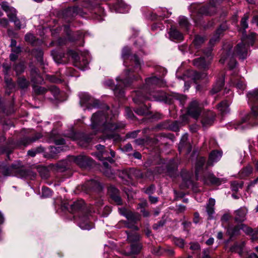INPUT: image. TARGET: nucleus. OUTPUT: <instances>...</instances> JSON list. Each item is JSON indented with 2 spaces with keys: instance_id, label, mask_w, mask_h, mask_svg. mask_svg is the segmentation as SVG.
Masks as SVG:
<instances>
[{
  "instance_id": "f257e3e1",
  "label": "nucleus",
  "mask_w": 258,
  "mask_h": 258,
  "mask_svg": "<svg viewBox=\"0 0 258 258\" xmlns=\"http://www.w3.org/2000/svg\"><path fill=\"white\" fill-rule=\"evenodd\" d=\"M256 38V34L255 33H251L247 38V40L242 39L241 42L238 43L236 46L233 54L231 53L232 46L230 44L224 45L219 61L221 63H224L226 60L230 59V62H229L228 65L230 69H233L236 64L235 60L233 58V54L238 56L240 58L242 59L246 58L247 54V46L249 45H253Z\"/></svg>"
},
{
  "instance_id": "f03ea898",
  "label": "nucleus",
  "mask_w": 258,
  "mask_h": 258,
  "mask_svg": "<svg viewBox=\"0 0 258 258\" xmlns=\"http://www.w3.org/2000/svg\"><path fill=\"white\" fill-rule=\"evenodd\" d=\"M110 112L111 111L107 107V114ZM91 121L92 128L95 131L101 129V132L107 138H113L114 132L124 127L122 124H117L114 123L112 117H110L108 114L100 111L92 115Z\"/></svg>"
},
{
  "instance_id": "7ed1b4c3",
  "label": "nucleus",
  "mask_w": 258,
  "mask_h": 258,
  "mask_svg": "<svg viewBox=\"0 0 258 258\" xmlns=\"http://www.w3.org/2000/svg\"><path fill=\"white\" fill-rule=\"evenodd\" d=\"M165 85V82L161 79L156 77L147 78L143 88L136 93L137 96L134 98V101L136 103H139L146 99H159L157 97L152 94V90L154 89L155 86L163 87Z\"/></svg>"
},
{
  "instance_id": "20e7f679",
  "label": "nucleus",
  "mask_w": 258,
  "mask_h": 258,
  "mask_svg": "<svg viewBox=\"0 0 258 258\" xmlns=\"http://www.w3.org/2000/svg\"><path fill=\"white\" fill-rule=\"evenodd\" d=\"M127 77L125 79H121L120 77L117 78L116 80L118 81V84L114 88H113V82L112 80H109L105 82L107 86L111 87L113 90L114 94L116 97H122L124 96V91L122 88H119L121 85H123L125 87L130 86L131 82L130 80L132 79L131 76L129 74L127 75Z\"/></svg>"
},
{
  "instance_id": "39448f33",
  "label": "nucleus",
  "mask_w": 258,
  "mask_h": 258,
  "mask_svg": "<svg viewBox=\"0 0 258 258\" xmlns=\"http://www.w3.org/2000/svg\"><path fill=\"white\" fill-rule=\"evenodd\" d=\"M70 56L74 61V65L78 68L83 70L87 68L89 61L87 56L79 55L74 51L69 52Z\"/></svg>"
},
{
  "instance_id": "423d86ee",
  "label": "nucleus",
  "mask_w": 258,
  "mask_h": 258,
  "mask_svg": "<svg viewBox=\"0 0 258 258\" xmlns=\"http://www.w3.org/2000/svg\"><path fill=\"white\" fill-rule=\"evenodd\" d=\"M118 210L120 214L125 216L127 220L131 223V224H126L127 227L132 228L134 224L140 219V216L138 214L133 213L125 208H119Z\"/></svg>"
},
{
  "instance_id": "0eeeda50",
  "label": "nucleus",
  "mask_w": 258,
  "mask_h": 258,
  "mask_svg": "<svg viewBox=\"0 0 258 258\" xmlns=\"http://www.w3.org/2000/svg\"><path fill=\"white\" fill-rule=\"evenodd\" d=\"M202 106L197 101H192L188 108V113L192 117L197 119L201 113Z\"/></svg>"
},
{
  "instance_id": "6e6552de",
  "label": "nucleus",
  "mask_w": 258,
  "mask_h": 258,
  "mask_svg": "<svg viewBox=\"0 0 258 258\" xmlns=\"http://www.w3.org/2000/svg\"><path fill=\"white\" fill-rule=\"evenodd\" d=\"M80 104L81 106H85L87 108L90 109L91 107H96L98 104L97 103H94V101L87 93H82L80 95Z\"/></svg>"
},
{
  "instance_id": "1a4fd4ad",
  "label": "nucleus",
  "mask_w": 258,
  "mask_h": 258,
  "mask_svg": "<svg viewBox=\"0 0 258 258\" xmlns=\"http://www.w3.org/2000/svg\"><path fill=\"white\" fill-rule=\"evenodd\" d=\"M240 230H242L247 234H250L252 232V229L250 228L247 227L243 224H240L234 228L229 227L227 230V233L231 237L234 235L238 234Z\"/></svg>"
},
{
  "instance_id": "9d476101",
  "label": "nucleus",
  "mask_w": 258,
  "mask_h": 258,
  "mask_svg": "<svg viewBox=\"0 0 258 258\" xmlns=\"http://www.w3.org/2000/svg\"><path fill=\"white\" fill-rule=\"evenodd\" d=\"M243 122L247 121L253 125L258 124V106L253 105L251 106V113L246 116L245 119H243Z\"/></svg>"
},
{
  "instance_id": "9b49d317",
  "label": "nucleus",
  "mask_w": 258,
  "mask_h": 258,
  "mask_svg": "<svg viewBox=\"0 0 258 258\" xmlns=\"http://www.w3.org/2000/svg\"><path fill=\"white\" fill-rule=\"evenodd\" d=\"M74 162L81 167H85L91 165L92 160L88 157L84 155H80L74 158Z\"/></svg>"
},
{
  "instance_id": "f8f14e48",
  "label": "nucleus",
  "mask_w": 258,
  "mask_h": 258,
  "mask_svg": "<svg viewBox=\"0 0 258 258\" xmlns=\"http://www.w3.org/2000/svg\"><path fill=\"white\" fill-rule=\"evenodd\" d=\"M215 117V114L211 111L204 113L202 115L201 122L204 126L211 125L213 124Z\"/></svg>"
},
{
  "instance_id": "ddd939ff",
  "label": "nucleus",
  "mask_w": 258,
  "mask_h": 258,
  "mask_svg": "<svg viewBox=\"0 0 258 258\" xmlns=\"http://www.w3.org/2000/svg\"><path fill=\"white\" fill-rule=\"evenodd\" d=\"M79 227L84 230H90L93 227V224L89 221L87 216L79 217L78 220Z\"/></svg>"
},
{
  "instance_id": "4468645a",
  "label": "nucleus",
  "mask_w": 258,
  "mask_h": 258,
  "mask_svg": "<svg viewBox=\"0 0 258 258\" xmlns=\"http://www.w3.org/2000/svg\"><path fill=\"white\" fill-rule=\"evenodd\" d=\"M222 156V152L217 150H214L209 155V160L207 162L208 166L213 165L214 162L218 161Z\"/></svg>"
},
{
  "instance_id": "2eb2a0df",
  "label": "nucleus",
  "mask_w": 258,
  "mask_h": 258,
  "mask_svg": "<svg viewBox=\"0 0 258 258\" xmlns=\"http://www.w3.org/2000/svg\"><path fill=\"white\" fill-rule=\"evenodd\" d=\"M108 193L110 195L111 198L117 205H120L121 204V200L119 196V191L117 188L113 186H110L108 188Z\"/></svg>"
},
{
  "instance_id": "dca6fc26",
  "label": "nucleus",
  "mask_w": 258,
  "mask_h": 258,
  "mask_svg": "<svg viewBox=\"0 0 258 258\" xmlns=\"http://www.w3.org/2000/svg\"><path fill=\"white\" fill-rule=\"evenodd\" d=\"M193 64L197 67L206 69L208 68L210 64V61L209 60H206L205 57H200L194 59L193 61Z\"/></svg>"
},
{
  "instance_id": "f3484780",
  "label": "nucleus",
  "mask_w": 258,
  "mask_h": 258,
  "mask_svg": "<svg viewBox=\"0 0 258 258\" xmlns=\"http://www.w3.org/2000/svg\"><path fill=\"white\" fill-rule=\"evenodd\" d=\"M2 9L7 13V16L9 19L15 18L17 11L15 9L10 7L7 2H4L1 4Z\"/></svg>"
},
{
  "instance_id": "a211bd4d",
  "label": "nucleus",
  "mask_w": 258,
  "mask_h": 258,
  "mask_svg": "<svg viewBox=\"0 0 258 258\" xmlns=\"http://www.w3.org/2000/svg\"><path fill=\"white\" fill-rule=\"evenodd\" d=\"M169 34L170 38L172 40L181 41L183 40L182 34L173 27L170 28Z\"/></svg>"
},
{
  "instance_id": "6ab92c4d",
  "label": "nucleus",
  "mask_w": 258,
  "mask_h": 258,
  "mask_svg": "<svg viewBox=\"0 0 258 258\" xmlns=\"http://www.w3.org/2000/svg\"><path fill=\"white\" fill-rule=\"evenodd\" d=\"M114 9L117 12L124 13L127 12L130 10V7L124 4L122 1H119L114 6Z\"/></svg>"
},
{
  "instance_id": "aec40b11",
  "label": "nucleus",
  "mask_w": 258,
  "mask_h": 258,
  "mask_svg": "<svg viewBox=\"0 0 258 258\" xmlns=\"http://www.w3.org/2000/svg\"><path fill=\"white\" fill-rule=\"evenodd\" d=\"M215 200L214 199L210 198L206 206V211L209 215V219L213 218V215L215 213L214 206L215 205Z\"/></svg>"
},
{
  "instance_id": "412c9836",
  "label": "nucleus",
  "mask_w": 258,
  "mask_h": 258,
  "mask_svg": "<svg viewBox=\"0 0 258 258\" xmlns=\"http://www.w3.org/2000/svg\"><path fill=\"white\" fill-rule=\"evenodd\" d=\"M235 220L237 222H243L245 220L246 210L245 209H240L235 212Z\"/></svg>"
},
{
  "instance_id": "4be33fe9",
  "label": "nucleus",
  "mask_w": 258,
  "mask_h": 258,
  "mask_svg": "<svg viewBox=\"0 0 258 258\" xmlns=\"http://www.w3.org/2000/svg\"><path fill=\"white\" fill-rule=\"evenodd\" d=\"M204 181L207 184H220L221 183V180L216 178L213 174H209L207 177H205Z\"/></svg>"
},
{
  "instance_id": "5701e85b",
  "label": "nucleus",
  "mask_w": 258,
  "mask_h": 258,
  "mask_svg": "<svg viewBox=\"0 0 258 258\" xmlns=\"http://www.w3.org/2000/svg\"><path fill=\"white\" fill-rule=\"evenodd\" d=\"M226 30V27L225 26H221L216 31L215 34L214 36L210 39V43L211 44H213L214 42L218 41L220 38L221 34L223 33V32Z\"/></svg>"
},
{
  "instance_id": "b1692460",
  "label": "nucleus",
  "mask_w": 258,
  "mask_h": 258,
  "mask_svg": "<svg viewBox=\"0 0 258 258\" xmlns=\"http://www.w3.org/2000/svg\"><path fill=\"white\" fill-rule=\"evenodd\" d=\"M224 83V79L222 76L221 78L217 80L216 84L214 86L211 92L213 94H215L219 92L223 86Z\"/></svg>"
},
{
  "instance_id": "393cba45",
  "label": "nucleus",
  "mask_w": 258,
  "mask_h": 258,
  "mask_svg": "<svg viewBox=\"0 0 258 258\" xmlns=\"http://www.w3.org/2000/svg\"><path fill=\"white\" fill-rule=\"evenodd\" d=\"M84 206V201L82 200H78L71 205L72 211L74 212L81 211L83 209Z\"/></svg>"
},
{
  "instance_id": "a878e982",
  "label": "nucleus",
  "mask_w": 258,
  "mask_h": 258,
  "mask_svg": "<svg viewBox=\"0 0 258 258\" xmlns=\"http://www.w3.org/2000/svg\"><path fill=\"white\" fill-rule=\"evenodd\" d=\"M96 147L97 149L100 152H101L104 149V146H102L101 145H98L96 146ZM101 157H100V156H98L99 160H104V159H106V160L110 163H112L113 162V160L111 158H110V157L106 158V157L107 156L106 152H101Z\"/></svg>"
},
{
  "instance_id": "bb28decb",
  "label": "nucleus",
  "mask_w": 258,
  "mask_h": 258,
  "mask_svg": "<svg viewBox=\"0 0 258 258\" xmlns=\"http://www.w3.org/2000/svg\"><path fill=\"white\" fill-rule=\"evenodd\" d=\"M247 96L249 103H253L256 101L258 102V89L248 92Z\"/></svg>"
},
{
  "instance_id": "cd10ccee",
  "label": "nucleus",
  "mask_w": 258,
  "mask_h": 258,
  "mask_svg": "<svg viewBox=\"0 0 258 258\" xmlns=\"http://www.w3.org/2000/svg\"><path fill=\"white\" fill-rule=\"evenodd\" d=\"M229 103L227 101H222L218 104V109L223 114L229 111Z\"/></svg>"
},
{
  "instance_id": "c85d7f7f",
  "label": "nucleus",
  "mask_w": 258,
  "mask_h": 258,
  "mask_svg": "<svg viewBox=\"0 0 258 258\" xmlns=\"http://www.w3.org/2000/svg\"><path fill=\"white\" fill-rule=\"evenodd\" d=\"M205 158L204 157H200L197 159L196 164V175L198 177L201 168L203 167L205 162Z\"/></svg>"
},
{
  "instance_id": "c756f323",
  "label": "nucleus",
  "mask_w": 258,
  "mask_h": 258,
  "mask_svg": "<svg viewBox=\"0 0 258 258\" xmlns=\"http://www.w3.org/2000/svg\"><path fill=\"white\" fill-rule=\"evenodd\" d=\"M244 244L245 243L244 242H242L239 244L236 243L231 247V250L236 252L238 253L240 255H241L243 247H244Z\"/></svg>"
},
{
  "instance_id": "7c9ffc66",
  "label": "nucleus",
  "mask_w": 258,
  "mask_h": 258,
  "mask_svg": "<svg viewBox=\"0 0 258 258\" xmlns=\"http://www.w3.org/2000/svg\"><path fill=\"white\" fill-rule=\"evenodd\" d=\"M235 87L241 92L243 91L246 88V85L244 82V79L240 78L236 82L234 83Z\"/></svg>"
},
{
  "instance_id": "2f4dec72",
  "label": "nucleus",
  "mask_w": 258,
  "mask_h": 258,
  "mask_svg": "<svg viewBox=\"0 0 258 258\" xmlns=\"http://www.w3.org/2000/svg\"><path fill=\"white\" fill-rule=\"evenodd\" d=\"M190 74L192 75V79L194 80L195 82L199 80L203 79L206 76L205 74H201L194 71H191Z\"/></svg>"
},
{
  "instance_id": "473e14b6",
  "label": "nucleus",
  "mask_w": 258,
  "mask_h": 258,
  "mask_svg": "<svg viewBox=\"0 0 258 258\" xmlns=\"http://www.w3.org/2000/svg\"><path fill=\"white\" fill-rule=\"evenodd\" d=\"M133 63L135 65L133 72H138L141 70V64L137 56L135 55L132 58Z\"/></svg>"
},
{
  "instance_id": "72a5a7b5",
  "label": "nucleus",
  "mask_w": 258,
  "mask_h": 258,
  "mask_svg": "<svg viewBox=\"0 0 258 258\" xmlns=\"http://www.w3.org/2000/svg\"><path fill=\"white\" fill-rule=\"evenodd\" d=\"M12 53L10 54V59L12 61L15 60L18 57V54L20 52V48H13L12 49Z\"/></svg>"
},
{
  "instance_id": "f704fd0d",
  "label": "nucleus",
  "mask_w": 258,
  "mask_h": 258,
  "mask_svg": "<svg viewBox=\"0 0 258 258\" xmlns=\"http://www.w3.org/2000/svg\"><path fill=\"white\" fill-rule=\"evenodd\" d=\"M141 246L139 244H133L131 245V252L133 253H137L140 252Z\"/></svg>"
},
{
  "instance_id": "c9c22d12",
  "label": "nucleus",
  "mask_w": 258,
  "mask_h": 258,
  "mask_svg": "<svg viewBox=\"0 0 258 258\" xmlns=\"http://www.w3.org/2000/svg\"><path fill=\"white\" fill-rule=\"evenodd\" d=\"M10 19L14 22L16 27L19 29H21L22 27H24L26 26V24L25 23L22 25L23 26H21V22L19 20L17 19L16 15L15 16V18H14L13 19Z\"/></svg>"
},
{
  "instance_id": "e433bc0d",
  "label": "nucleus",
  "mask_w": 258,
  "mask_h": 258,
  "mask_svg": "<svg viewBox=\"0 0 258 258\" xmlns=\"http://www.w3.org/2000/svg\"><path fill=\"white\" fill-rule=\"evenodd\" d=\"M247 20L248 15L245 14L241 20V26L244 29H245L248 27V24L247 23Z\"/></svg>"
},
{
  "instance_id": "4c0bfd02",
  "label": "nucleus",
  "mask_w": 258,
  "mask_h": 258,
  "mask_svg": "<svg viewBox=\"0 0 258 258\" xmlns=\"http://www.w3.org/2000/svg\"><path fill=\"white\" fill-rule=\"evenodd\" d=\"M204 41L205 40L203 37L200 36H197L194 40V43L195 45L198 46L203 43Z\"/></svg>"
},
{
  "instance_id": "58836bf2",
  "label": "nucleus",
  "mask_w": 258,
  "mask_h": 258,
  "mask_svg": "<svg viewBox=\"0 0 258 258\" xmlns=\"http://www.w3.org/2000/svg\"><path fill=\"white\" fill-rule=\"evenodd\" d=\"M136 113H137L139 115H143L148 113V109L146 107H145L144 108H137L135 110Z\"/></svg>"
},
{
  "instance_id": "ea45409f",
  "label": "nucleus",
  "mask_w": 258,
  "mask_h": 258,
  "mask_svg": "<svg viewBox=\"0 0 258 258\" xmlns=\"http://www.w3.org/2000/svg\"><path fill=\"white\" fill-rule=\"evenodd\" d=\"M174 244L179 247H183L184 245L183 239L181 238H175L173 240Z\"/></svg>"
},
{
  "instance_id": "a19ab883",
  "label": "nucleus",
  "mask_w": 258,
  "mask_h": 258,
  "mask_svg": "<svg viewBox=\"0 0 258 258\" xmlns=\"http://www.w3.org/2000/svg\"><path fill=\"white\" fill-rule=\"evenodd\" d=\"M130 49L127 47H125L123 48L122 51V56L124 60L127 59L128 55L130 53Z\"/></svg>"
},
{
  "instance_id": "79ce46f5",
  "label": "nucleus",
  "mask_w": 258,
  "mask_h": 258,
  "mask_svg": "<svg viewBox=\"0 0 258 258\" xmlns=\"http://www.w3.org/2000/svg\"><path fill=\"white\" fill-rule=\"evenodd\" d=\"M179 24L180 26L187 28L188 25L187 19L185 17H180L179 20Z\"/></svg>"
},
{
  "instance_id": "37998d69",
  "label": "nucleus",
  "mask_w": 258,
  "mask_h": 258,
  "mask_svg": "<svg viewBox=\"0 0 258 258\" xmlns=\"http://www.w3.org/2000/svg\"><path fill=\"white\" fill-rule=\"evenodd\" d=\"M18 84L21 88H25L28 86V83L24 78H20L18 80Z\"/></svg>"
},
{
  "instance_id": "c03bdc74",
  "label": "nucleus",
  "mask_w": 258,
  "mask_h": 258,
  "mask_svg": "<svg viewBox=\"0 0 258 258\" xmlns=\"http://www.w3.org/2000/svg\"><path fill=\"white\" fill-rule=\"evenodd\" d=\"M187 139V135H184L182 136L181 141L179 143V147H178V149H179V150L180 152H181V151L182 150V148L184 146V143L186 141Z\"/></svg>"
},
{
  "instance_id": "a18cd8bd",
  "label": "nucleus",
  "mask_w": 258,
  "mask_h": 258,
  "mask_svg": "<svg viewBox=\"0 0 258 258\" xmlns=\"http://www.w3.org/2000/svg\"><path fill=\"white\" fill-rule=\"evenodd\" d=\"M25 40L30 43H33L35 40V37L32 34H27L25 37Z\"/></svg>"
},
{
  "instance_id": "49530a36",
  "label": "nucleus",
  "mask_w": 258,
  "mask_h": 258,
  "mask_svg": "<svg viewBox=\"0 0 258 258\" xmlns=\"http://www.w3.org/2000/svg\"><path fill=\"white\" fill-rule=\"evenodd\" d=\"M42 194L43 197H48L51 195V191L47 187H43Z\"/></svg>"
},
{
  "instance_id": "de8ad7c7",
  "label": "nucleus",
  "mask_w": 258,
  "mask_h": 258,
  "mask_svg": "<svg viewBox=\"0 0 258 258\" xmlns=\"http://www.w3.org/2000/svg\"><path fill=\"white\" fill-rule=\"evenodd\" d=\"M9 22L6 18L0 19V26L3 27H6L8 26Z\"/></svg>"
},
{
  "instance_id": "09e8293b",
  "label": "nucleus",
  "mask_w": 258,
  "mask_h": 258,
  "mask_svg": "<svg viewBox=\"0 0 258 258\" xmlns=\"http://www.w3.org/2000/svg\"><path fill=\"white\" fill-rule=\"evenodd\" d=\"M230 217L231 216L229 213H225L221 217V220L222 222H227L229 220Z\"/></svg>"
},
{
  "instance_id": "8fccbe9b",
  "label": "nucleus",
  "mask_w": 258,
  "mask_h": 258,
  "mask_svg": "<svg viewBox=\"0 0 258 258\" xmlns=\"http://www.w3.org/2000/svg\"><path fill=\"white\" fill-rule=\"evenodd\" d=\"M155 186L153 185H152L146 189V192L148 194H151L153 192V191L155 190Z\"/></svg>"
},
{
  "instance_id": "3c124183",
  "label": "nucleus",
  "mask_w": 258,
  "mask_h": 258,
  "mask_svg": "<svg viewBox=\"0 0 258 258\" xmlns=\"http://www.w3.org/2000/svg\"><path fill=\"white\" fill-rule=\"evenodd\" d=\"M190 248L192 250H198L200 248V245L197 243H191Z\"/></svg>"
},
{
  "instance_id": "603ef678",
  "label": "nucleus",
  "mask_w": 258,
  "mask_h": 258,
  "mask_svg": "<svg viewBox=\"0 0 258 258\" xmlns=\"http://www.w3.org/2000/svg\"><path fill=\"white\" fill-rule=\"evenodd\" d=\"M202 258H210L209 250L208 249L204 250L203 251Z\"/></svg>"
},
{
  "instance_id": "864d4df0",
  "label": "nucleus",
  "mask_w": 258,
  "mask_h": 258,
  "mask_svg": "<svg viewBox=\"0 0 258 258\" xmlns=\"http://www.w3.org/2000/svg\"><path fill=\"white\" fill-rule=\"evenodd\" d=\"M54 141L56 145H63L64 144V140L63 139H56Z\"/></svg>"
},
{
  "instance_id": "5fc2aeb1",
  "label": "nucleus",
  "mask_w": 258,
  "mask_h": 258,
  "mask_svg": "<svg viewBox=\"0 0 258 258\" xmlns=\"http://www.w3.org/2000/svg\"><path fill=\"white\" fill-rule=\"evenodd\" d=\"M38 149H37V150H29L28 152V154L29 156H31V157H34V156H35V155L36 154L37 152H38Z\"/></svg>"
},
{
  "instance_id": "6e6d98bb",
  "label": "nucleus",
  "mask_w": 258,
  "mask_h": 258,
  "mask_svg": "<svg viewBox=\"0 0 258 258\" xmlns=\"http://www.w3.org/2000/svg\"><path fill=\"white\" fill-rule=\"evenodd\" d=\"M21 166V164L20 163H18V165H15V164H13L11 168L12 169H14V170H16L17 171H19L20 170L19 169V167Z\"/></svg>"
},
{
  "instance_id": "4d7b16f0",
  "label": "nucleus",
  "mask_w": 258,
  "mask_h": 258,
  "mask_svg": "<svg viewBox=\"0 0 258 258\" xmlns=\"http://www.w3.org/2000/svg\"><path fill=\"white\" fill-rule=\"evenodd\" d=\"M199 220V214L198 213H196L194 214V222L196 223H198Z\"/></svg>"
},
{
  "instance_id": "13d9d810",
  "label": "nucleus",
  "mask_w": 258,
  "mask_h": 258,
  "mask_svg": "<svg viewBox=\"0 0 258 258\" xmlns=\"http://www.w3.org/2000/svg\"><path fill=\"white\" fill-rule=\"evenodd\" d=\"M130 109L128 107L125 108V112L127 113V116L130 118H132L133 116V114L131 112L130 113Z\"/></svg>"
},
{
  "instance_id": "bf43d9fd",
  "label": "nucleus",
  "mask_w": 258,
  "mask_h": 258,
  "mask_svg": "<svg viewBox=\"0 0 258 258\" xmlns=\"http://www.w3.org/2000/svg\"><path fill=\"white\" fill-rule=\"evenodd\" d=\"M124 148L126 151H130L132 150V146L131 144H127L124 146Z\"/></svg>"
},
{
  "instance_id": "052dcab7",
  "label": "nucleus",
  "mask_w": 258,
  "mask_h": 258,
  "mask_svg": "<svg viewBox=\"0 0 258 258\" xmlns=\"http://www.w3.org/2000/svg\"><path fill=\"white\" fill-rule=\"evenodd\" d=\"M149 198H150V201L152 203L154 204V203H156L158 201V199L156 197L150 196L149 197Z\"/></svg>"
},
{
  "instance_id": "680f3d73",
  "label": "nucleus",
  "mask_w": 258,
  "mask_h": 258,
  "mask_svg": "<svg viewBox=\"0 0 258 258\" xmlns=\"http://www.w3.org/2000/svg\"><path fill=\"white\" fill-rule=\"evenodd\" d=\"M185 207L182 205H179L178 207V210L180 212H182L185 210Z\"/></svg>"
},
{
  "instance_id": "e2e57ef3",
  "label": "nucleus",
  "mask_w": 258,
  "mask_h": 258,
  "mask_svg": "<svg viewBox=\"0 0 258 258\" xmlns=\"http://www.w3.org/2000/svg\"><path fill=\"white\" fill-rule=\"evenodd\" d=\"M5 82L6 83L8 84V85H9L10 87L12 86L13 87V84H12V81L11 79H6L5 78Z\"/></svg>"
},
{
  "instance_id": "0e129e2a",
  "label": "nucleus",
  "mask_w": 258,
  "mask_h": 258,
  "mask_svg": "<svg viewBox=\"0 0 258 258\" xmlns=\"http://www.w3.org/2000/svg\"><path fill=\"white\" fill-rule=\"evenodd\" d=\"M134 156L137 159H141L142 157L141 154L139 152H135L134 154Z\"/></svg>"
},
{
  "instance_id": "69168bd1",
  "label": "nucleus",
  "mask_w": 258,
  "mask_h": 258,
  "mask_svg": "<svg viewBox=\"0 0 258 258\" xmlns=\"http://www.w3.org/2000/svg\"><path fill=\"white\" fill-rule=\"evenodd\" d=\"M214 242V238H210L207 241H206V243L210 245H211Z\"/></svg>"
},
{
  "instance_id": "338daca9",
  "label": "nucleus",
  "mask_w": 258,
  "mask_h": 258,
  "mask_svg": "<svg viewBox=\"0 0 258 258\" xmlns=\"http://www.w3.org/2000/svg\"><path fill=\"white\" fill-rule=\"evenodd\" d=\"M184 182L185 183V186L187 187L189 186L190 184H191V181L189 180V178L186 180L184 179Z\"/></svg>"
},
{
  "instance_id": "774afa93",
  "label": "nucleus",
  "mask_w": 258,
  "mask_h": 258,
  "mask_svg": "<svg viewBox=\"0 0 258 258\" xmlns=\"http://www.w3.org/2000/svg\"><path fill=\"white\" fill-rule=\"evenodd\" d=\"M248 258H258V256L255 253H251Z\"/></svg>"
}]
</instances>
